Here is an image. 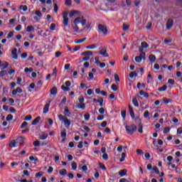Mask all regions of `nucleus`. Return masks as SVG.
Returning <instances> with one entry per match:
<instances>
[{
	"label": "nucleus",
	"instance_id": "nucleus-39",
	"mask_svg": "<svg viewBox=\"0 0 182 182\" xmlns=\"http://www.w3.org/2000/svg\"><path fill=\"white\" fill-rule=\"evenodd\" d=\"M61 89L64 90V92H69V90H70V87H65V85H62Z\"/></svg>",
	"mask_w": 182,
	"mask_h": 182
},
{
	"label": "nucleus",
	"instance_id": "nucleus-46",
	"mask_svg": "<svg viewBox=\"0 0 182 182\" xmlns=\"http://www.w3.org/2000/svg\"><path fill=\"white\" fill-rule=\"evenodd\" d=\"M153 170L156 174H160V171L157 166H154Z\"/></svg>",
	"mask_w": 182,
	"mask_h": 182
},
{
	"label": "nucleus",
	"instance_id": "nucleus-6",
	"mask_svg": "<svg viewBox=\"0 0 182 182\" xmlns=\"http://www.w3.org/2000/svg\"><path fill=\"white\" fill-rule=\"evenodd\" d=\"M136 122H138L139 124V129H138V132L139 133H143V125L141 124V120L140 119V118L137 117L135 119Z\"/></svg>",
	"mask_w": 182,
	"mask_h": 182
},
{
	"label": "nucleus",
	"instance_id": "nucleus-11",
	"mask_svg": "<svg viewBox=\"0 0 182 182\" xmlns=\"http://www.w3.org/2000/svg\"><path fill=\"white\" fill-rule=\"evenodd\" d=\"M77 18H80L78 19V22L79 23H81L82 26H85V25H86V19L83 18V16L77 17Z\"/></svg>",
	"mask_w": 182,
	"mask_h": 182
},
{
	"label": "nucleus",
	"instance_id": "nucleus-28",
	"mask_svg": "<svg viewBox=\"0 0 182 182\" xmlns=\"http://www.w3.org/2000/svg\"><path fill=\"white\" fill-rule=\"evenodd\" d=\"M19 8L21 10L23 11V12H26V11H28V6L26 5H21Z\"/></svg>",
	"mask_w": 182,
	"mask_h": 182
},
{
	"label": "nucleus",
	"instance_id": "nucleus-27",
	"mask_svg": "<svg viewBox=\"0 0 182 182\" xmlns=\"http://www.w3.org/2000/svg\"><path fill=\"white\" fill-rule=\"evenodd\" d=\"M63 23L64 25V26H69V18H63Z\"/></svg>",
	"mask_w": 182,
	"mask_h": 182
},
{
	"label": "nucleus",
	"instance_id": "nucleus-33",
	"mask_svg": "<svg viewBox=\"0 0 182 182\" xmlns=\"http://www.w3.org/2000/svg\"><path fill=\"white\" fill-rule=\"evenodd\" d=\"M14 119V116L12 114H8L7 117H6V120H7V122H11V120H13Z\"/></svg>",
	"mask_w": 182,
	"mask_h": 182
},
{
	"label": "nucleus",
	"instance_id": "nucleus-60",
	"mask_svg": "<svg viewBox=\"0 0 182 182\" xmlns=\"http://www.w3.org/2000/svg\"><path fill=\"white\" fill-rule=\"evenodd\" d=\"M58 119H60V120H63V122L65 121V119H66V117H64L62 114H59L58 115Z\"/></svg>",
	"mask_w": 182,
	"mask_h": 182
},
{
	"label": "nucleus",
	"instance_id": "nucleus-19",
	"mask_svg": "<svg viewBox=\"0 0 182 182\" xmlns=\"http://www.w3.org/2000/svg\"><path fill=\"white\" fill-rule=\"evenodd\" d=\"M126 174H127V170L126 169L121 170L119 172V176L121 177H124V176H126Z\"/></svg>",
	"mask_w": 182,
	"mask_h": 182
},
{
	"label": "nucleus",
	"instance_id": "nucleus-13",
	"mask_svg": "<svg viewBox=\"0 0 182 182\" xmlns=\"http://www.w3.org/2000/svg\"><path fill=\"white\" fill-rule=\"evenodd\" d=\"M17 143H18V141H16V139H13L10 141L9 146V147H16Z\"/></svg>",
	"mask_w": 182,
	"mask_h": 182
},
{
	"label": "nucleus",
	"instance_id": "nucleus-12",
	"mask_svg": "<svg viewBox=\"0 0 182 182\" xmlns=\"http://www.w3.org/2000/svg\"><path fill=\"white\" fill-rule=\"evenodd\" d=\"M128 108L129 110V114L132 119H134V111H133V107H132V105H129Z\"/></svg>",
	"mask_w": 182,
	"mask_h": 182
},
{
	"label": "nucleus",
	"instance_id": "nucleus-37",
	"mask_svg": "<svg viewBox=\"0 0 182 182\" xmlns=\"http://www.w3.org/2000/svg\"><path fill=\"white\" fill-rule=\"evenodd\" d=\"M34 147H39L41 146V141H35L33 143Z\"/></svg>",
	"mask_w": 182,
	"mask_h": 182
},
{
	"label": "nucleus",
	"instance_id": "nucleus-47",
	"mask_svg": "<svg viewBox=\"0 0 182 182\" xmlns=\"http://www.w3.org/2000/svg\"><path fill=\"white\" fill-rule=\"evenodd\" d=\"M59 11V7L56 3L54 4V12L56 14Z\"/></svg>",
	"mask_w": 182,
	"mask_h": 182
},
{
	"label": "nucleus",
	"instance_id": "nucleus-61",
	"mask_svg": "<svg viewBox=\"0 0 182 182\" xmlns=\"http://www.w3.org/2000/svg\"><path fill=\"white\" fill-rule=\"evenodd\" d=\"M89 59H90V57L89 55H86L85 57L82 58V60L84 62H87V60H89Z\"/></svg>",
	"mask_w": 182,
	"mask_h": 182
},
{
	"label": "nucleus",
	"instance_id": "nucleus-21",
	"mask_svg": "<svg viewBox=\"0 0 182 182\" xmlns=\"http://www.w3.org/2000/svg\"><path fill=\"white\" fill-rule=\"evenodd\" d=\"M77 107L78 109H81L82 110H85V109H86V105H85L84 103L77 104Z\"/></svg>",
	"mask_w": 182,
	"mask_h": 182
},
{
	"label": "nucleus",
	"instance_id": "nucleus-41",
	"mask_svg": "<svg viewBox=\"0 0 182 182\" xmlns=\"http://www.w3.org/2000/svg\"><path fill=\"white\" fill-rule=\"evenodd\" d=\"M71 166L73 170H76V168H77V164H76V162H73Z\"/></svg>",
	"mask_w": 182,
	"mask_h": 182
},
{
	"label": "nucleus",
	"instance_id": "nucleus-16",
	"mask_svg": "<svg viewBox=\"0 0 182 182\" xmlns=\"http://www.w3.org/2000/svg\"><path fill=\"white\" fill-rule=\"evenodd\" d=\"M50 106V101L49 103L46 104L43 108V113H48L49 112V107Z\"/></svg>",
	"mask_w": 182,
	"mask_h": 182
},
{
	"label": "nucleus",
	"instance_id": "nucleus-2",
	"mask_svg": "<svg viewBox=\"0 0 182 182\" xmlns=\"http://www.w3.org/2000/svg\"><path fill=\"white\" fill-rule=\"evenodd\" d=\"M98 32L100 33H103V35H107V27L102 24L98 25Z\"/></svg>",
	"mask_w": 182,
	"mask_h": 182
},
{
	"label": "nucleus",
	"instance_id": "nucleus-48",
	"mask_svg": "<svg viewBox=\"0 0 182 182\" xmlns=\"http://www.w3.org/2000/svg\"><path fill=\"white\" fill-rule=\"evenodd\" d=\"M149 116H150V112H149V111H145L144 113V117L145 119H147V117H149Z\"/></svg>",
	"mask_w": 182,
	"mask_h": 182
},
{
	"label": "nucleus",
	"instance_id": "nucleus-7",
	"mask_svg": "<svg viewBox=\"0 0 182 182\" xmlns=\"http://www.w3.org/2000/svg\"><path fill=\"white\" fill-rule=\"evenodd\" d=\"M173 25H174V21L171 18H168L166 22V29H171V28H173Z\"/></svg>",
	"mask_w": 182,
	"mask_h": 182
},
{
	"label": "nucleus",
	"instance_id": "nucleus-1",
	"mask_svg": "<svg viewBox=\"0 0 182 182\" xmlns=\"http://www.w3.org/2000/svg\"><path fill=\"white\" fill-rule=\"evenodd\" d=\"M125 129L128 134H133L137 130V127L132 124L131 125H125Z\"/></svg>",
	"mask_w": 182,
	"mask_h": 182
},
{
	"label": "nucleus",
	"instance_id": "nucleus-3",
	"mask_svg": "<svg viewBox=\"0 0 182 182\" xmlns=\"http://www.w3.org/2000/svg\"><path fill=\"white\" fill-rule=\"evenodd\" d=\"M79 19L80 18H75L73 21V23H72V27L74 32H79V27L77 26V25H79Z\"/></svg>",
	"mask_w": 182,
	"mask_h": 182
},
{
	"label": "nucleus",
	"instance_id": "nucleus-49",
	"mask_svg": "<svg viewBox=\"0 0 182 182\" xmlns=\"http://www.w3.org/2000/svg\"><path fill=\"white\" fill-rule=\"evenodd\" d=\"M61 137H66V129H63L61 132Z\"/></svg>",
	"mask_w": 182,
	"mask_h": 182
},
{
	"label": "nucleus",
	"instance_id": "nucleus-54",
	"mask_svg": "<svg viewBox=\"0 0 182 182\" xmlns=\"http://www.w3.org/2000/svg\"><path fill=\"white\" fill-rule=\"evenodd\" d=\"M99 166H100V168L102 169V170H106V166L103 164H102V163H99Z\"/></svg>",
	"mask_w": 182,
	"mask_h": 182
},
{
	"label": "nucleus",
	"instance_id": "nucleus-31",
	"mask_svg": "<svg viewBox=\"0 0 182 182\" xmlns=\"http://www.w3.org/2000/svg\"><path fill=\"white\" fill-rule=\"evenodd\" d=\"M141 46L144 49H147V48H149V44L147 43H146V42H142L141 43Z\"/></svg>",
	"mask_w": 182,
	"mask_h": 182
},
{
	"label": "nucleus",
	"instance_id": "nucleus-59",
	"mask_svg": "<svg viewBox=\"0 0 182 182\" xmlns=\"http://www.w3.org/2000/svg\"><path fill=\"white\" fill-rule=\"evenodd\" d=\"M168 83L169 85H174V84L176 83V81H175L174 80H173V79H169V80H168Z\"/></svg>",
	"mask_w": 182,
	"mask_h": 182
},
{
	"label": "nucleus",
	"instance_id": "nucleus-29",
	"mask_svg": "<svg viewBox=\"0 0 182 182\" xmlns=\"http://www.w3.org/2000/svg\"><path fill=\"white\" fill-rule=\"evenodd\" d=\"M85 41H86V38H82V39H75V41H74V42H75V43H83V42H85Z\"/></svg>",
	"mask_w": 182,
	"mask_h": 182
},
{
	"label": "nucleus",
	"instance_id": "nucleus-52",
	"mask_svg": "<svg viewBox=\"0 0 182 182\" xmlns=\"http://www.w3.org/2000/svg\"><path fill=\"white\" fill-rule=\"evenodd\" d=\"M10 113H15L16 112V109L14 107H11L9 109Z\"/></svg>",
	"mask_w": 182,
	"mask_h": 182
},
{
	"label": "nucleus",
	"instance_id": "nucleus-50",
	"mask_svg": "<svg viewBox=\"0 0 182 182\" xmlns=\"http://www.w3.org/2000/svg\"><path fill=\"white\" fill-rule=\"evenodd\" d=\"M55 28H56V25L55 23H51L50 26V29L51 31H55Z\"/></svg>",
	"mask_w": 182,
	"mask_h": 182
},
{
	"label": "nucleus",
	"instance_id": "nucleus-15",
	"mask_svg": "<svg viewBox=\"0 0 182 182\" xmlns=\"http://www.w3.org/2000/svg\"><path fill=\"white\" fill-rule=\"evenodd\" d=\"M50 94L53 95H55L58 94V88L56 87H53L50 91Z\"/></svg>",
	"mask_w": 182,
	"mask_h": 182
},
{
	"label": "nucleus",
	"instance_id": "nucleus-38",
	"mask_svg": "<svg viewBox=\"0 0 182 182\" xmlns=\"http://www.w3.org/2000/svg\"><path fill=\"white\" fill-rule=\"evenodd\" d=\"M97 102L98 103H100V106L102 107L103 106V98L102 97H100Z\"/></svg>",
	"mask_w": 182,
	"mask_h": 182
},
{
	"label": "nucleus",
	"instance_id": "nucleus-64",
	"mask_svg": "<svg viewBox=\"0 0 182 182\" xmlns=\"http://www.w3.org/2000/svg\"><path fill=\"white\" fill-rule=\"evenodd\" d=\"M136 154H140V155H141V154H143V150H141V149H136Z\"/></svg>",
	"mask_w": 182,
	"mask_h": 182
},
{
	"label": "nucleus",
	"instance_id": "nucleus-30",
	"mask_svg": "<svg viewBox=\"0 0 182 182\" xmlns=\"http://www.w3.org/2000/svg\"><path fill=\"white\" fill-rule=\"evenodd\" d=\"M163 102L164 103H165V105H168V103H171V102H173L171 99H168V98H164L163 99Z\"/></svg>",
	"mask_w": 182,
	"mask_h": 182
},
{
	"label": "nucleus",
	"instance_id": "nucleus-22",
	"mask_svg": "<svg viewBox=\"0 0 182 182\" xmlns=\"http://www.w3.org/2000/svg\"><path fill=\"white\" fill-rule=\"evenodd\" d=\"M82 56H92L93 55V53L92 51H85L81 53Z\"/></svg>",
	"mask_w": 182,
	"mask_h": 182
},
{
	"label": "nucleus",
	"instance_id": "nucleus-42",
	"mask_svg": "<svg viewBox=\"0 0 182 182\" xmlns=\"http://www.w3.org/2000/svg\"><path fill=\"white\" fill-rule=\"evenodd\" d=\"M35 15H37L38 18H42V13L39 10L35 11Z\"/></svg>",
	"mask_w": 182,
	"mask_h": 182
},
{
	"label": "nucleus",
	"instance_id": "nucleus-18",
	"mask_svg": "<svg viewBox=\"0 0 182 182\" xmlns=\"http://www.w3.org/2000/svg\"><path fill=\"white\" fill-rule=\"evenodd\" d=\"M64 114L65 116H68V117H70V111H69V108L68 107H65V110H64Z\"/></svg>",
	"mask_w": 182,
	"mask_h": 182
},
{
	"label": "nucleus",
	"instance_id": "nucleus-4",
	"mask_svg": "<svg viewBox=\"0 0 182 182\" xmlns=\"http://www.w3.org/2000/svg\"><path fill=\"white\" fill-rule=\"evenodd\" d=\"M142 59L143 60H146V53H142L139 56L135 57V62H136V63H140Z\"/></svg>",
	"mask_w": 182,
	"mask_h": 182
},
{
	"label": "nucleus",
	"instance_id": "nucleus-51",
	"mask_svg": "<svg viewBox=\"0 0 182 182\" xmlns=\"http://www.w3.org/2000/svg\"><path fill=\"white\" fill-rule=\"evenodd\" d=\"M84 119L85 120L87 121L90 119V114H84Z\"/></svg>",
	"mask_w": 182,
	"mask_h": 182
},
{
	"label": "nucleus",
	"instance_id": "nucleus-40",
	"mask_svg": "<svg viewBox=\"0 0 182 182\" xmlns=\"http://www.w3.org/2000/svg\"><path fill=\"white\" fill-rule=\"evenodd\" d=\"M14 31H10L7 35V39H11V38H14Z\"/></svg>",
	"mask_w": 182,
	"mask_h": 182
},
{
	"label": "nucleus",
	"instance_id": "nucleus-44",
	"mask_svg": "<svg viewBox=\"0 0 182 182\" xmlns=\"http://www.w3.org/2000/svg\"><path fill=\"white\" fill-rule=\"evenodd\" d=\"M130 28V26L127 25V24H123L122 26V29L123 31H127V29H129Z\"/></svg>",
	"mask_w": 182,
	"mask_h": 182
},
{
	"label": "nucleus",
	"instance_id": "nucleus-56",
	"mask_svg": "<svg viewBox=\"0 0 182 182\" xmlns=\"http://www.w3.org/2000/svg\"><path fill=\"white\" fill-rule=\"evenodd\" d=\"M42 176H43V172H42V171H40V172L36 173V177H37V178L42 177Z\"/></svg>",
	"mask_w": 182,
	"mask_h": 182
},
{
	"label": "nucleus",
	"instance_id": "nucleus-9",
	"mask_svg": "<svg viewBox=\"0 0 182 182\" xmlns=\"http://www.w3.org/2000/svg\"><path fill=\"white\" fill-rule=\"evenodd\" d=\"M11 55H13V59H18V49L14 48L11 50Z\"/></svg>",
	"mask_w": 182,
	"mask_h": 182
},
{
	"label": "nucleus",
	"instance_id": "nucleus-23",
	"mask_svg": "<svg viewBox=\"0 0 182 182\" xmlns=\"http://www.w3.org/2000/svg\"><path fill=\"white\" fill-rule=\"evenodd\" d=\"M159 92H166L167 90V85H164V86H162L161 87H159L158 89Z\"/></svg>",
	"mask_w": 182,
	"mask_h": 182
},
{
	"label": "nucleus",
	"instance_id": "nucleus-34",
	"mask_svg": "<svg viewBox=\"0 0 182 182\" xmlns=\"http://www.w3.org/2000/svg\"><path fill=\"white\" fill-rule=\"evenodd\" d=\"M149 59L150 62H156V56H154V55H150Z\"/></svg>",
	"mask_w": 182,
	"mask_h": 182
},
{
	"label": "nucleus",
	"instance_id": "nucleus-20",
	"mask_svg": "<svg viewBox=\"0 0 182 182\" xmlns=\"http://www.w3.org/2000/svg\"><path fill=\"white\" fill-rule=\"evenodd\" d=\"M5 76H8V71L4 70L0 71V77H5Z\"/></svg>",
	"mask_w": 182,
	"mask_h": 182
},
{
	"label": "nucleus",
	"instance_id": "nucleus-24",
	"mask_svg": "<svg viewBox=\"0 0 182 182\" xmlns=\"http://www.w3.org/2000/svg\"><path fill=\"white\" fill-rule=\"evenodd\" d=\"M32 31H35V27H33V26H28L26 28V31L30 33L32 32Z\"/></svg>",
	"mask_w": 182,
	"mask_h": 182
},
{
	"label": "nucleus",
	"instance_id": "nucleus-26",
	"mask_svg": "<svg viewBox=\"0 0 182 182\" xmlns=\"http://www.w3.org/2000/svg\"><path fill=\"white\" fill-rule=\"evenodd\" d=\"M132 102L135 107H139V102L137 101V98H133Z\"/></svg>",
	"mask_w": 182,
	"mask_h": 182
},
{
	"label": "nucleus",
	"instance_id": "nucleus-36",
	"mask_svg": "<svg viewBox=\"0 0 182 182\" xmlns=\"http://www.w3.org/2000/svg\"><path fill=\"white\" fill-rule=\"evenodd\" d=\"M97 46L95 44H92L86 46V49H96Z\"/></svg>",
	"mask_w": 182,
	"mask_h": 182
},
{
	"label": "nucleus",
	"instance_id": "nucleus-35",
	"mask_svg": "<svg viewBox=\"0 0 182 182\" xmlns=\"http://www.w3.org/2000/svg\"><path fill=\"white\" fill-rule=\"evenodd\" d=\"M41 140H46V139H48V134L43 133L41 136H40Z\"/></svg>",
	"mask_w": 182,
	"mask_h": 182
},
{
	"label": "nucleus",
	"instance_id": "nucleus-63",
	"mask_svg": "<svg viewBox=\"0 0 182 182\" xmlns=\"http://www.w3.org/2000/svg\"><path fill=\"white\" fill-rule=\"evenodd\" d=\"M121 114H122V117H123V119H126V111L125 110L122 111Z\"/></svg>",
	"mask_w": 182,
	"mask_h": 182
},
{
	"label": "nucleus",
	"instance_id": "nucleus-62",
	"mask_svg": "<svg viewBox=\"0 0 182 182\" xmlns=\"http://www.w3.org/2000/svg\"><path fill=\"white\" fill-rule=\"evenodd\" d=\"M24 120H32V115H27L25 118Z\"/></svg>",
	"mask_w": 182,
	"mask_h": 182
},
{
	"label": "nucleus",
	"instance_id": "nucleus-53",
	"mask_svg": "<svg viewBox=\"0 0 182 182\" xmlns=\"http://www.w3.org/2000/svg\"><path fill=\"white\" fill-rule=\"evenodd\" d=\"M65 5L67 6H70L72 5V0H65Z\"/></svg>",
	"mask_w": 182,
	"mask_h": 182
},
{
	"label": "nucleus",
	"instance_id": "nucleus-14",
	"mask_svg": "<svg viewBox=\"0 0 182 182\" xmlns=\"http://www.w3.org/2000/svg\"><path fill=\"white\" fill-rule=\"evenodd\" d=\"M39 120H41V117H37L36 119H34L32 121L31 124L33 126H36V124H38V123H39Z\"/></svg>",
	"mask_w": 182,
	"mask_h": 182
},
{
	"label": "nucleus",
	"instance_id": "nucleus-5",
	"mask_svg": "<svg viewBox=\"0 0 182 182\" xmlns=\"http://www.w3.org/2000/svg\"><path fill=\"white\" fill-rule=\"evenodd\" d=\"M99 54L104 56V58H109V54L107 53V50L105 47L101 48V50L99 52Z\"/></svg>",
	"mask_w": 182,
	"mask_h": 182
},
{
	"label": "nucleus",
	"instance_id": "nucleus-10",
	"mask_svg": "<svg viewBox=\"0 0 182 182\" xmlns=\"http://www.w3.org/2000/svg\"><path fill=\"white\" fill-rule=\"evenodd\" d=\"M63 122H64L65 127L67 129H68V127H70V124H71L72 122L70 120H69V119H68V118H65Z\"/></svg>",
	"mask_w": 182,
	"mask_h": 182
},
{
	"label": "nucleus",
	"instance_id": "nucleus-32",
	"mask_svg": "<svg viewBox=\"0 0 182 182\" xmlns=\"http://www.w3.org/2000/svg\"><path fill=\"white\" fill-rule=\"evenodd\" d=\"M137 76V73L132 72L129 73V77L130 79H133V77H136Z\"/></svg>",
	"mask_w": 182,
	"mask_h": 182
},
{
	"label": "nucleus",
	"instance_id": "nucleus-17",
	"mask_svg": "<svg viewBox=\"0 0 182 182\" xmlns=\"http://www.w3.org/2000/svg\"><path fill=\"white\" fill-rule=\"evenodd\" d=\"M16 141L17 143L20 144V146H22V144H23V141H25V138H23V136H20L16 139Z\"/></svg>",
	"mask_w": 182,
	"mask_h": 182
},
{
	"label": "nucleus",
	"instance_id": "nucleus-25",
	"mask_svg": "<svg viewBox=\"0 0 182 182\" xmlns=\"http://www.w3.org/2000/svg\"><path fill=\"white\" fill-rule=\"evenodd\" d=\"M66 174H68V171H66V169L63 168V169L60 170V176H66Z\"/></svg>",
	"mask_w": 182,
	"mask_h": 182
},
{
	"label": "nucleus",
	"instance_id": "nucleus-8",
	"mask_svg": "<svg viewBox=\"0 0 182 182\" xmlns=\"http://www.w3.org/2000/svg\"><path fill=\"white\" fill-rule=\"evenodd\" d=\"M8 66H9V63L6 61L1 63L0 60V68H2L1 70H5V69H7Z\"/></svg>",
	"mask_w": 182,
	"mask_h": 182
},
{
	"label": "nucleus",
	"instance_id": "nucleus-55",
	"mask_svg": "<svg viewBox=\"0 0 182 182\" xmlns=\"http://www.w3.org/2000/svg\"><path fill=\"white\" fill-rule=\"evenodd\" d=\"M76 11H73L69 14V16L70 18H73V16H75V14H76Z\"/></svg>",
	"mask_w": 182,
	"mask_h": 182
},
{
	"label": "nucleus",
	"instance_id": "nucleus-58",
	"mask_svg": "<svg viewBox=\"0 0 182 182\" xmlns=\"http://www.w3.org/2000/svg\"><path fill=\"white\" fill-rule=\"evenodd\" d=\"M102 159L103 160H109V156L107 155V154H103Z\"/></svg>",
	"mask_w": 182,
	"mask_h": 182
},
{
	"label": "nucleus",
	"instance_id": "nucleus-57",
	"mask_svg": "<svg viewBox=\"0 0 182 182\" xmlns=\"http://www.w3.org/2000/svg\"><path fill=\"white\" fill-rule=\"evenodd\" d=\"M168 132H170V127H165V128L164 129V133L165 134H167V133H168Z\"/></svg>",
	"mask_w": 182,
	"mask_h": 182
},
{
	"label": "nucleus",
	"instance_id": "nucleus-43",
	"mask_svg": "<svg viewBox=\"0 0 182 182\" xmlns=\"http://www.w3.org/2000/svg\"><path fill=\"white\" fill-rule=\"evenodd\" d=\"M111 89L114 91V92H117V85H116V84H113L111 86Z\"/></svg>",
	"mask_w": 182,
	"mask_h": 182
},
{
	"label": "nucleus",
	"instance_id": "nucleus-45",
	"mask_svg": "<svg viewBox=\"0 0 182 182\" xmlns=\"http://www.w3.org/2000/svg\"><path fill=\"white\" fill-rule=\"evenodd\" d=\"M68 15H69V12L65 11L62 14V16L64 18H68Z\"/></svg>",
	"mask_w": 182,
	"mask_h": 182
}]
</instances>
